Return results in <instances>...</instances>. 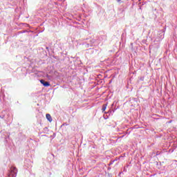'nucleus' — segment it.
<instances>
[{
	"label": "nucleus",
	"instance_id": "obj_1",
	"mask_svg": "<svg viewBox=\"0 0 177 177\" xmlns=\"http://www.w3.org/2000/svg\"><path fill=\"white\" fill-rule=\"evenodd\" d=\"M16 174H17V168L12 167L11 168V175H12V176H15Z\"/></svg>",
	"mask_w": 177,
	"mask_h": 177
},
{
	"label": "nucleus",
	"instance_id": "obj_5",
	"mask_svg": "<svg viewBox=\"0 0 177 177\" xmlns=\"http://www.w3.org/2000/svg\"><path fill=\"white\" fill-rule=\"evenodd\" d=\"M118 2H121V0H118Z\"/></svg>",
	"mask_w": 177,
	"mask_h": 177
},
{
	"label": "nucleus",
	"instance_id": "obj_2",
	"mask_svg": "<svg viewBox=\"0 0 177 177\" xmlns=\"http://www.w3.org/2000/svg\"><path fill=\"white\" fill-rule=\"evenodd\" d=\"M41 84H42V85H44V86H50V84H49L48 82H45V80H40Z\"/></svg>",
	"mask_w": 177,
	"mask_h": 177
},
{
	"label": "nucleus",
	"instance_id": "obj_3",
	"mask_svg": "<svg viewBox=\"0 0 177 177\" xmlns=\"http://www.w3.org/2000/svg\"><path fill=\"white\" fill-rule=\"evenodd\" d=\"M46 118H47L48 121H49V122H52L53 119H52V116L50 115V114L47 113L46 115Z\"/></svg>",
	"mask_w": 177,
	"mask_h": 177
},
{
	"label": "nucleus",
	"instance_id": "obj_4",
	"mask_svg": "<svg viewBox=\"0 0 177 177\" xmlns=\"http://www.w3.org/2000/svg\"><path fill=\"white\" fill-rule=\"evenodd\" d=\"M106 109H107V105L106 104L102 105V113L106 111Z\"/></svg>",
	"mask_w": 177,
	"mask_h": 177
}]
</instances>
